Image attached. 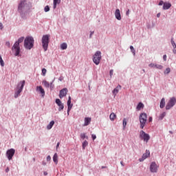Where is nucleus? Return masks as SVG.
I'll list each match as a JSON object with an SVG mask.
<instances>
[{
  "label": "nucleus",
  "mask_w": 176,
  "mask_h": 176,
  "mask_svg": "<svg viewBox=\"0 0 176 176\" xmlns=\"http://www.w3.org/2000/svg\"><path fill=\"white\" fill-rule=\"evenodd\" d=\"M171 8V3H164L163 6L164 10H168V9H170Z\"/></svg>",
  "instance_id": "412c9836"
},
{
  "label": "nucleus",
  "mask_w": 176,
  "mask_h": 176,
  "mask_svg": "<svg viewBox=\"0 0 176 176\" xmlns=\"http://www.w3.org/2000/svg\"><path fill=\"white\" fill-rule=\"evenodd\" d=\"M158 5H159L160 6H162V5H164V1H160Z\"/></svg>",
  "instance_id": "a19ab883"
},
{
  "label": "nucleus",
  "mask_w": 176,
  "mask_h": 176,
  "mask_svg": "<svg viewBox=\"0 0 176 176\" xmlns=\"http://www.w3.org/2000/svg\"><path fill=\"white\" fill-rule=\"evenodd\" d=\"M173 52L174 54H176V50H175V48L173 49Z\"/></svg>",
  "instance_id": "6e6d98bb"
},
{
  "label": "nucleus",
  "mask_w": 176,
  "mask_h": 176,
  "mask_svg": "<svg viewBox=\"0 0 176 176\" xmlns=\"http://www.w3.org/2000/svg\"><path fill=\"white\" fill-rule=\"evenodd\" d=\"M59 80H63V78H59Z\"/></svg>",
  "instance_id": "680f3d73"
},
{
  "label": "nucleus",
  "mask_w": 176,
  "mask_h": 176,
  "mask_svg": "<svg viewBox=\"0 0 176 176\" xmlns=\"http://www.w3.org/2000/svg\"><path fill=\"white\" fill-rule=\"evenodd\" d=\"M24 85H25V80H22L18 83L17 87L16 88V91L14 94V98H17V97L20 96V93L23 91Z\"/></svg>",
  "instance_id": "f03ea898"
},
{
  "label": "nucleus",
  "mask_w": 176,
  "mask_h": 176,
  "mask_svg": "<svg viewBox=\"0 0 176 176\" xmlns=\"http://www.w3.org/2000/svg\"><path fill=\"white\" fill-rule=\"evenodd\" d=\"M169 133H170V134H173V131H169Z\"/></svg>",
  "instance_id": "e2e57ef3"
},
{
  "label": "nucleus",
  "mask_w": 176,
  "mask_h": 176,
  "mask_svg": "<svg viewBox=\"0 0 176 176\" xmlns=\"http://www.w3.org/2000/svg\"><path fill=\"white\" fill-rule=\"evenodd\" d=\"M80 138H82V140H85V138H87V137L86 136V133H81Z\"/></svg>",
  "instance_id": "58836bf2"
},
{
  "label": "nucleus",
  "mask_w": 176,
  "mask_h": 176,
  "mask_svg": "<svg viewBox=\"0 0 176 176\" xmlns=\"http://www.w3.org/2000/svg\"><path fill=\"white\" fill-rule=\"evenodd\" d=\"M165 106H166V99L164 98H162L160 101V107L161 108V109H163V108H164Z\"/></svg>",
  "instance_id": "a211bd4d"
},
{
  "label": "nucleus",
  "mask_w": 176,
  "mask_h": 176,
  "mask_svg": "<svg viewBox=\"0 0 176 176\" xmlns=\"http://www.w3.org/2000/svg\"><path fill=\"white\" fill-rule=\"evenodd\" d=\"M142 108H144V104L142 102H139L136 107V109L138 111H141Z\"/></svg>",
  "instance_id": "a878e982"
},
{
  "label": "nucleus",
  "mask_w": 176,
  "mask_h": 176,
  "mask_svg": "<svg viewBox=\"0 0 176 176\" xmlns=\"http://www.w3.org/2000/svg\"><path fill=\"white\" fill-rule=\"evenodd\" d=\"M3 25L2 24V23H0V30H2L3 28Z\"/></svg>",
  "instance_id": "09e8293b"
},
{
  "label": "nucleus",
  "mask_w": 176,
  "mask_h": 176,
  "mask_svg": "<svg viewBox=\"0 0 176 176\" xmlns=\"http://www.w3.org/2000/svg\"><path fill=\"white\" fill-rule=\"evenodd\" d=\"M151 156V152L148 150H146L145 153L143 154L142 158H140V162H144L145 159H147V157H149Z\"/></svg>",
  "instance_id": "ddd939ff"
},
{
  "label": "nucleus",
  "mask_w": 176,
  "mask_h": 176,
  "mask_svg": "<svg viewBox=\"0 0 176 176\" xmlns=\"http://www.w3.org/2000/svg\"><path fill=\"white\" fill-rule=\"evenodd\" d=\"M120 89H122V86L120 85H118L116 88H115L113 90V94L114 96H116L118 94V93H119V90H120Z\"/></svg>",
  "instance_id": "aec40b11"
},
{
  "label": "nucleus",
  "mask_w": 176,
  "mask_h": 176,
  "mask_svg": "<svg viewBox=\"0 0 176 176\" xmlns=\"http://www.w3.org/2000/svg\"><path fill=\"white\" fill-rule=\"evenodd\" d=\"M115 17L117 19V20H122V16L120 15V10L117 9L115 12Z\"/></svg>",
  "instance_id": "2eb2a0df"
},
{
  "label": "nucleus",
  "mask_w": 176,
  "mask_h": 176,
  "mask_svg": "<svg viewBox=\"0 0 176 176\" xmlns=\"http://www.w3.org/2000/svg\"><path fill=\"white\" fill-rule=\"evenodd\" d=\"M93 34H94V32H91L89 38H91V36H93Z\"/></svg>",
  "instance_id": "8fccbe9b"
},
{
  "label": "nucleus",
  "mask_w": 176,
  "mask_h": 176,
  "mask_svg": "<svg viewBox=\"0 0 176 176\" xmlns=\"http://www.w3.org/2000/svg\"><path fill=\"white\" fill-rule=\"evenodd\" d=\"M120 164H121V166H122V167H124V164L123 163V161L120 162Z\"/></svg>",
  "instance_id": "603ef678"
},
{
  "label": "nucleus",
  "mask_w": 176,
  "mask_h": 176,
  "mask_svg": "<svg viewBox=\"0 0 176 176\" xmlns=\"http://www.w3.org/2000/svg\"><path fill=\"white\" fill-rule=\"evenodd\" d=\"M24 46L25 49L28 50H31L34 47V38L29 36L26 37L24 41Z\"/></svg>",
  "instance_id": "f257e3e1"
},
{
  "label": "nucleus",
  "mask_w": 176,
  "mask_h": 176,
  "mask_svg": "<svg viewBox=\"0 0 176 176\" xmlns=\"http://www.w3.org/2000/svg\"><path fill=\"white\" fill-rule=\"evenodd\" d=\"M87 145H89V142H87V140L84 141L82 143V149H85Z\"/></svg>",
  "instance_id": "2f4dec72"
},
{
  "label": "nucleus",
  "mask_w": 176,
  "mask_h": 176,
  "mask_svg": "<svg viewBox=\"0 0 176 176\" xmlns=\"http://www.w3.org/2000/svg\"><path fill=\"white\" fill-rule=\"evenodd\" d=\"M0 64H1V67L5 66V63H3V60H2V56L1 55H0Z\"/></svg>",
  "instance_id": "72a5a7b5"
},
{
  "label": "nucleus",
  "mask_w": 176,
  "mask_h": 176,
  "mask_svg": "<svg viewBox=\"0 0 176 176\" xmlns=\"http://www.w3.org/2000/svg\"><path fill=\"white\" fill-rule=\"evenodd\" d=\"M176 104V98L175 97H172L170 98L169 101L167 102L166 106V111H168L169 109H171L174 105Z\"/></svg>",
  "instance_id": "423d86ee"
},
{
  "label": "nucleus",
  "mask_w": 176,
  "mask_h": 176,
  "mask_svg": "<svg viewBox=\"0 0 176 176\" xmlns=\"http://www.w3.org/2000/svg\"><path fill=\"white\" fill-rule=\"evenodd\" d=\"M15 153H16V151L13 148H11L7 151L6 156L8 160H12V159L13 158V156H14Z\"/></svg>",
  "instance_id": "9d476101"
},
{
  "label": "nucleus",
  "mask_w": 176,
  "mask_h": 176,
  "mask_svg": "<svg viewBox=\"0 0 176 176\" xmlns=\"http://www.w3.org/2000/svg\"><path fill=\"white\" fill-rule=\"evenodd\" d=\"M56 103L57 104L58 107V111H63L64 109V104L61 102V100L60 99H56Z\"/></svg>",
  "instance_id": "4468645a"
},
{
  "label": "nucleus",
  "mask_w": 176,
  "mask_h": 176,
  "mask_svg": "<svg viewBox=\"0 0 176 176\" xmlns=\"http://www.w3.org/2000/svg\"><path fill=\"white\" fill-rule=\"evenodd\" d=\"M24 41V37H21L19 38L18 41H16L15 43H18V46H20V43H21Z\"/></svg>",
  "instance_id": "c85d7f7f"
},
{
  "label": "nucleus",
  "mask_w": 176,
  "mask_h": 176,
  "mask_svg": "<svg viewBox=\"0 0 176 176\" xmlns=\"http://www.w3.org/2000/svg\"><path fill=\"white\" fill-rule=\"evenodd\" d=\"M84 120V126H89V124H90V123L91 122V118L87 117L85 118Z\"/></svg>",
  "instance_id": "6ab92c4d"
},
{
  "label": "nucleus",
  "mask_w": 176,
  "mask_h": 176,
  "mask_svg": "<svg viewBox=\"0 0 176 176\" xmlns=\"http://www.w3.org/2000/svg\"><path fill=\"white\" fill-rule=\"evenodd\" d=\"M109 118H110V120H111V121H113V120H115V119H116V114H115L114 113H111L110 114Z\"/></svg>",
  "instance_id": "bb28decb"
},
{
  "label": "nucleus",
  "mask_w": 176,
  "mask_h": 176,
  "mask_svg": "<svg viewBox=\"0 0 176 176\" xmlns=\"http://www.w3.org/2000/svg\"><path fill=\"white\" fill-rule=\"evenodd\" d=\"M44 166H46V164L44 163Z\"/></svg>",
  "instance_id": "338daca9"
},
{
  "label": "nucleus",
  "mask_w": 176,
  "mask_h": 176,
  "mask_svg": "<svg viewBox=\"0 0 176 176\" xmlns=\"http://www.w3.org/2000/svg\"><path fill=\"white\" fill-rule=\"evenodd\" d=\"M163 58H164V61H166V60H167V55H164Z\"/></svg>",
  "instance_id": "c03bdc74"
},
{
  "label": "nucleus",
  "mask_w": 176,
  "mask_h": 176,
  "mask_svg": "<svg viewBox=\"0 0 176 176\" xmlns=\"http://www.w3.org/2000/svg\"><path fill=\"white\" fill-rule=\"evenodd\" d=\"M139 119H140V129H144V127H145V124H146V119H147L146 113H140Z\"/></svg>",
  "instance_id": "7ed1b4c3"
},
{
  "label": "nucleus",
  "mask_w": 176,
  "mask_h": 176,
  "mask_svg": "<svg viewBox=\"0 0 176 176\" xmlns=\"http://www.w3.org/2000/svg\"><path fill=\"white\" fill-rule=\"evenodd\" d=\"M54 126V121L52 120L50 122V124L47 126V130H51V129Z\"/></svg>",
  "instance_id": "393cba45"
},
{
  "label": "nucleus",
  "mask_w": 176,
  "mask_h": 176,
  "mask_svg": "<svg viewBox=\"0 0 176 176\" xmlns=\"http://www.w3.org/2000/svg\"><path fill=\"white\" fill-rule=\"evenodd\" d=\"M46 72H47V70H46V69H45V68L42 69L43 76H46Z\"/></svg>",
  "instance_id": "c9c22d12"
},
{
  "label": "nucleus",
  "mask_w": 176,
  "mask_h": 176,
  "mask_svg": "<svg viewBox=\"0 0 176 176\" xmlns=\"http://www.w3.org/2000/svg\"><path fill=\"white\" fill-rule=\"evenodd\" d=\"M127 126V121L126 120V118L123 120V127L124 129Z\"/></svg>",
  "instance_id": "4c0bfd02"
},
{
  "label": "nucleus",
  "mask_w": 176,
  "mask_h": 176,
  "mask_svg": "<svg viewBox=\"0 0 176 176\" xmlns=\"http://www.w3.org/2000/svg\"><path fill=\"white\" fill-rule=\"evenodd\" d=\"M170 72H171V69H170V67H168L166 69L164 74H170Z\"/></svg>",
  "instance_id": "e433bc0d"
},
{
  "label": "nucleus",
  "mask_w": 176,
  "mask_h": 176,
  "mask_svg": "<svg viewBox=\"0 0 176 176\" xmlns=\"http://www.w3.org/2000/svg\"><path fill=\"white\" fill-rule=\"evenodd\" d=\"M67 43H63V44L60 45V48L62 50H65V49H67Z\"/></svg>",
  "instance_id": "c756f323"
},
{
  "label": "nucleus",
  "mask_w": 176,
  "mask_h": 176,
  "mask_svg": "<svg viewBox=\"0 0 176 176\" xmlns=\"http://www.w3.org/2000/svg\"><path fill=\"white\" fill-rule=\"evenodd\" d=\"M36 91L41 93L42 97H45V89L42 87V86H37Z\"/></svg>",
  "instance_id": "f3484780"
},
{
  "label": "nucleus",
  "mask_w": 176,
  "mask_h": 176,
  "mask_svg": "<svg viewBox=\"0 0 176 176\" xmlns=\"http://www.w3.org/2000/svg\"><path fill=\"white\" fill-rule=\"evenodd\" d=\"M67 101H70L71 102V96H69V98H68Z\"/></svg>",
  "instance_id": "13d9d810"
},
{
  "label": "nucleus",
  "mask_w": 176,
  "mask_h": 176,
  "mask_svg": "<svg viewBox=\"0 0 176 176\" xmlns=\"http://www.w3.org/2000/svg\"><path fill=\"white\" fill-rule=\"evenodd\" d=\"M61 3V0H54V9L57 8V5H60Z\"/></svg>",
  "instance_id": "5701e85b"
},
{
  "label": "nucleus",
  "mask_w": 176,
  "mask_h": 176,
  "mask_svg": "<svg viewBox=\"0 0 176 176\" xmlns=\"http://www.w3.org/2000/svg\"><path fill=\"white\" fill-rule=\"evenodd\" d=\"M49 34H45L43 36L42 38V46L44 49V52L47 50V47H49Z\"/></svg>",
  "instance_id": "20e7f679"
},
{
  "label": "nucleus",
  "mask_w": 176,
  "mask_h": 176,
  "mask_svg": "<svg viewBox=\"0 0 176 176\" xmlns=\"http://www.w3.org/2000/svg\"><path fill=\"white\" fill-rule=\"evenodd\" d=\"M160 15H161V14H160V12H159L158 14H157V17H160Z\"/></svg>",
  "instance_id": "5fc2aeb1"
},
{
  "label": "nucleus",
  "mask_w": 176,
  "mask_h": 176,
  "mask_svg": "<svg viewBox=\"0 0 176 176\" xmlns=\"http://www.w3.org/2000/svg\"><path fill=\"white\" fill-rule=\"evenodd\" d=\"M130 49L131 50V52L133 53V56H135V50L134 49V47L132 45L130 46Z\"/></svg>",
  "instance_id": "473e14b6"
},
{
  "label": "nucleus",
  "mask_w": 176,
  "mask_h": 176,
  "mask_svg": "<svg viewBox=\"0 0 176 176\" xmlns=\"http://www.w3.org/2000/svg\"><path fill=\"white\" fill-rule=\"evenodd\" d=\"M67 93H68V89L63 88V89H61L60 91L59 98H63V97H65V96H67Z\"/></svg>",
  "instance_id": "f8f14e48"
},
{
  "label": "nucleus",
  "mask_w": 176,
  "mask_h": 176,
  "mask_svg": "<svg viewBox=\"0 0 176 176\" xmlns=\"http://www.w3.org/2000/svg\"><path fill=\"white\" fill-rule=\"evenodd\" d=\"M43 85L45 86V87H50V84L47 80H43Z\"/></svg>",
  "instance_id": "cd10ccee"
},
{
  "label": "nucleus",
  "mask_w": 176,
  "mask_h": 176,
  "mask_svg": "<svg viewBox=\"0 0 176 176\" xmlns=\"http://www.w3.org/2000/svg\"><path fill=\"white\" fill-rule=\"evenodd\" d=\"M159 170V165L156 164L155 162H153L150 164V171L151 173H157Z\"/></svg>",
  "instance_id": "1a4fd4ad"
},
{
  "label": "nucleus",
  "mask_w": 176,
  "mask_h": 176,
  "mask_svg": "<svg viewBox=\"0 0 176 176\" xmlns=\"http://www.w3.org/2000/svg\"><path fill=\"white\" fill-rule=\"evenodd\" d=\"M45 12H49L50 10V8H49V6H47L44 8Z\"/></svg>",
  "instance_id": "ea45409f"
},
{
  "label": "nucleus",
  "mask_w": 176,
  "mask_h": 176,
  "mask_svg": "<svg viewBox=\"0 0 176 176\" xmlns=\"http://www.w3.org/2000/svg\"><path fill=\"white\" fill-rule=\"evenodd\" d=\"M73 105L69 100L67 101V115H69V111L72 109Z\"/></svg>",
  "instance_id": "4be33fe9"
},
{
  "label": "nucleus",
  "mask_w": 176,
  "mask_h": 176,
  "mask_svg": "<svg viewBox=\"0 0 176 176\" xmlns=\"http://www.w3.org/2000/svg\"><path fill=\"white\" fill-rule=\"evenodd\" d=\"M101 52L97 51L94 55L93 61L96 65H98L100 64V61H101Z\"/></svg>",
  "instance_id": "39448f33"
},
{
  "label": "nucleus",
  "mask_w": 176,
  "mask_h": 176,
  "mask_svg": "<svg viewBox=\"0 0 176 176\" xmlns=\"http://www.w3.org/2000/svg\"><path fill=\"white\" fill-rule=\"evenodd\" d=\"M50 85H53V82H51Z\"/></svg>",
  "instance_id": "0e129e2a"
},
{
  "label": "nucleus",
  "mask_w": 176,
  "mask_h": 176,
  "mask_svg": "<svg viewBox=\"0 0 176 176\" xmlns=\"http://www.w3.org/2000/svg\"><path fill=\"white\" fill-rule=\"evenodd\" d=\"M50 160H52V157H50V155H48V156L47 157V162H50Z\"/></svg>",
  "instance_id": "37998d69"
},
{
  "label": "nucleus",
  "mask_w": 176,
  "mask_h": 176,
  "mask_svg": "<svg viewBox=\"0 0 176 176\" xmlns=\"http://www.w3.org/2000/svg\"><path fill=\"white\" fill-rule=\"evenodd\" d=\"M60 146V142H58L57 144H56V149L57 148H58Z\"/></svg>",
  "instance_id": "864d4df0"
},
{
  "label": "nucleus",
  "mask_w": 176,
  "mask_h": 176,
  "mask_svg": "<svg viewBox=\"0 0 176 176\" xmlns=\"http://www.w3.org/2000/svg\"><path fill=\"white\" fill-rule=\"evenodd\" d=\"M91 137H92V140L94 141V140H96V138H97V136L94 134H92L91 135Z\"/></svg>",
  "instance_id": "79ce46f5"
},
{
  "label": "nucleus",
  "mask_w": 176,
  "mask_h": 176,
  "mask_svg": "<svg viewBox=\"0 0 176 176\" xmlns=\"http://www.w3.org/2000/svg\"><path fill=\"white\" fill-rule=\"evenodd\" d=\"M6 173H9V168H7L6 169Z\"/></svg>",
  "instance_id": "4d7b16f0"
},
{
  "label": "nucleus",
  "mask_w": 176,
  "mask_h": 176,
  "mask_svg": "<svg viewBox=\"0 0 176 176\" xmlns=\"http://www.w3.org/2000/svg\"><path fill=\"white\" fill-rule=\"evenodd\" d=\"M53 160L56 164L58 163V155L57 153H55L53 157Z\"/></svg>",
  "instance_id": "b1692460"
},
{
  "label": "nucleus",
  "mask_w": 176,
  "mask_h": 176,
  "mask_svg": "<svg viewBox=\"0 0 176 176\" xmlns=\"http://www.w3.org/2000/svg\"><path fill=\"white\" fill-rule=\"evenodd\" d=\"M44 166H46V164L44 163Z\"/></svg>",
  "instance_id": "69168bd1"
},
{
  "label": "nucleus",
  "mask_w": 176,
  "mask_h": 176,
  "mask_svg": "<svg viewBox=\"0 0 176 176\" xmlns=\"http://www.w3.org/2000/svg\"><path fill=\"white\" fill-rule=\"evenodd\" d=\"M12 52H14V56H21L20 55V45H19V43H15L12 46Z\"/></svg>",
  "instance_id": "6e6552de"
},
{
  "label": "nucleus",
  "mask_w": 176,
  "mask_h": 176,
  "mask_svg": "<svg viewBox=\"0 0 176 176\" xmlns=\"http://www.w3.org/2000/svg\"><path fill=\"white\" fill-rule=\"evenodd\" d=\"M129 14H130V10H128L126 12V16H129Z\"/></svg>",
  "instance_id": "de8ad7c7"
},
{
  "label": "nucleus",
  "mask_w": 176,
  "mask_h": 176,
  "mask_svg": "<svg viewBox=\"0 0 176 176\" xmlns=\"http://www.w3.org/2000/svg\"><path fill=\"white\" fill-rule=\"evenodd\" d=\"M148 67H150L151 68H153V67H155V68H157V69H163V67L162 66V65H157L155 63L149 64Z\"/></svg>",
  "instance_id": "dca6fc26"
},
{
  "label": "nucleus",
  "mask_w": 176,
  "mask_h": 176,
  "mask_svg": "<svg viewBox=\"0 0 176 176\" xmlns=\"http://www.w3.org/2000/svg\"><path fill=\"white\" fill-rule=\"evenodd\" d=\"M140 138H141V140H144L145 142H148L149 140H151V136H149V134L145 133V131H140Z\"/></svg>",
  "instance_id": "0eeeda50"
},
{
  "label": "nucleus",
  "mask_w": 176,
  "mask_h": 176,
  "mask_svg": "<svg viewBox=\"0 0 176 176\" xmlns=\"http://www.w3.org/2000/svg\"><path fill=\"white\" fill-rule=\"evenodd\" d=\"M102 168H107V166H102Z\"/></svg>",
  "instance_id": "052dcab7"
},
{
  "label": "nucleus",
  "mask_w": 176,
  "mask_h": 176,
  "mask_svg": "<svg viewBox=\"0 0 176 176\" xmlns=\"http://www.w3.org/2000/svg\"><path fill=\"white\" fill-rule=\"evenodd\" d=\"M170 43L172 45L173 49H176V44H175V42H174V38H171Z\"/></svg>",
  "instance_id": "7c9ffc66"
},
{
  "label": "nucleus",
  "mask_w": 176,
  "mask_h": 176,
  "mask_svg": "<svg viewBox=\"0 0 176 176\" xmlns=\"http://www.w3.org/2000/svg\"><path fill=\"white\" fill-rule=\"evenodd\" d=\"M152 120H153L152 117H149V118H148V122H152Z\"/></svg>",
  "instance_id": "3c124183"
},
{
  "label": "nucleus",
  "mask_w": 176,
  "mask_h": 176,
  "mask_svg": "<svg viewBox=\"0 0 176 176\" xmlns=\"http://www.w3.org/2000/svg\"><path fill=\"white\" fill-rule=\"evenodd\" d=\"M164 116H166V112H164L162 114H160V116L159 117L160 120H162L163 119V118H164Z\"/></svg>",
  "instance_id": "f704fd0d"
},
{
  "label": "nucleus",
  "mask_w": 176,
  "mask_h": 176,
  "mask_svg": "<svg viewBox=\"0 0 176 176\" xmlns=\"http://www.w3.org/2000/svg\"><path fill=\"white\" fill-rule=\"evenodd\" d=\"M6 46H8V47H10V42H6Z\"/></svg>",
  "instance_id": "a18cd8bd"
},
{
  "label": "nucleus",
  "mask_w": 176,
  "mask_h": 176,
  "mask_svg": "<svg viewBox=\"0 0 176 176\" xmlns=\"http://www.w3.org/2000/svg\"><path fill=\"white\" fill-rule=\"evenodd\" d=\"M47 174V172H44V175H46Z\"/></svg>",
  "instance_id": "bf43d9fd"
},
{
  "label": "nucleus",
  "mask_w": 176,
  "mask_h": 176,
  "mask_svg": "<svg viewBox=\"0 0 176 176\" xmlns=\"http://www.w3.org/2000/svg\"><path fill=\"white\" fill-rule=\"evenodd\" d=\"M113 75V69L110 70V76H112Z\"/></svg>",
  "instance_id": "49530a36"
},
{
  "label": "nucleus",
  "mask_w": 176,
  "mask_h": 176,
  "mask_svg": "<svg viewBox=\"0 0 176 176\" xmlns=\"http://www.w3.org/2000/svg\"><path fill=\"white\" fill-rule=\"evenodd\" d=\"M25 2H27L26 0H21V2L19 3L18 6V10L19 13H21L23 12V8L25 6Z\"/></svg>",
  "instance_id": "9b49d317"
}]
</instances>
